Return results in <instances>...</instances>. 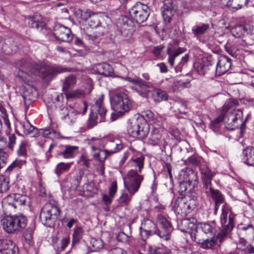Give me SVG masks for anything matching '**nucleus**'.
Returning <instances> with one entry per match:
<instances>
[{
	"instance_id": "nucleus-1",
	"label": "nucleus",
	"mask_w": 254,
	"mask_h": 254,
	"mask_svg": "<svg viewBox=\"0 0 254 254\" xmlns=\"http://www.w3.org/2000/svg\"><path fill=\"white\" fill-rule=\"evenodd\" d=\"M19 64L22 69L18 71V75L24 81L30 80V75L27 71L32 74L39 73L46 80H51L59 73L70 71L68 68L46 63L41 64L40 65H34L22 60L19 62Z\"/></svg>"
},
{
	"instance_id": "nucleus-2",
	"label": "nucleus",
	"mask_w": 254,
	"mask_h": 254,
	"mask_svg": "<svg viewBox=\"0 0 254 254\" xmlns=\"http://www.w3.org/2000/svg\"><path fill=\"white\" fill-rule=\"evenodd\" d=\"M235 215L226 205L223 206L220 221L222 224L221 231L216 236H213L210 239H207L202 243V247L204 249L212 248L217 240L221 243L233 229L235 226Z\"/></svg>"
},
{
	"instance_id": "nucleus-3",
	"label": "nucleus",
	"mask_w": 254,
	"mask_h": 254,
	"mask_svg": "<svg viewBox=\"0 0 254 254\" xmlns=\"http://www.w3.org/2000/svg\"><path fill=\"white\" fill-rule=\"evenodd\" d=\"M200 172L203 181V190L207 195L210 196L215 202L214 213L216 214L219 205L224 200L223 195L217 190L213 189L211 187V180L214 174L207 166H201Z\"/></svg>"
},
{
	"instance_id": "nucleus-4",
	"label": "nucleus",
	"mask_w": 254,
	"mask_h": 254,
	"mask_svg": "<svg viewBox=\"0 0 254 254\" xmlns=\"http://www.w3.org/2000/svg\"><path fill=\"white\" fill-rule=\"evenodd\" d=\"M112 109L120 116L128 112L132 108V102L128 96L123 92H110Z\"/></svg>"
},
{
	"instance_id": "nucleus-5",
	"label": "nucleus",
	"mask_w": 254,
	"mask_h": 254,
	"mask_svg": "<svg viewBox=\"0 0 254 254\" xmlns=\"http://www.w3.org/2000/svg\"><path fill=\"white\" fill-rule=\"evenodd\" d=\"M27 224V218L23 215L7 217L1 220L3 230L9 234L21 231L26 227Z\"/></svg>"
},
{
	"instance_id": "nucleus-6",
	"label": "nucleus",
	"mask_w": 254,
	"mask_h": 254,
	"mask_svg": "<svg viewBox=\"0 0 254 254\" xmlns=\"http://www.w3.org/2000/svg\"><path fill=\"white\" fill-rule=\"evenodd\" d=\"M60 210L56 206L51 203L46 204L42 208L40 220L41 223L48 227H53L60 218Z\"/></svg>"
},
{
	"instance_id": "nucleus-7",
	"label": "nucleus",
	"mask_w": 254,
	"mask_h": 254,
	"mask_svg": "<svg viewBox=\"0 0 254 254\" xmlns=\"http://www.w3.org/2000/svg\"><path fill=\"white\" fill-rule=\"evenodd\" d=\"M234 108H230L225 113L224 116L226 127L231 130L239 127L242 129L245 125V122L243 121V112L239 109H233Z\"/></svg>"
},
{
	"instance_id": "nucleus-8",
	"label": "nucleus",
	"mask_w": 254,
	"mask_h": 254,
	"mask_svg": "<svg viewBox=\"0 0 254 254\" xmlns=\"http://www.w3.org/2000/svg\"><path fill=\"white\" fill-rule=\"evenodd\" d=\"M139 173L131 169L123 178L125 187L130 196H133L138 190L141 183L143 180V176Z\"/></svg>"
},
{
	"instance_id": "nucleus-9",
	"label": "nucleus",
	"mask_w": 254,
	"mask_h": 254,
	"mask_svg": "<svg viewBox=\"0 0 254 254\" xmlns=\"http://www.w3.org/2000/svg\"><path fill=\"white\" fill-rule=\"evenodd\" d=\"M106 112L107 110L103 104V98L99 97L92 107L91 113L87 123L88 128H91L96 126L98 123L99 117V122H104Z\"/></svg>"
},
{
	"instance_id": "nucleus-10",
	"label": "nucleus",
	"mask_w": 254,
	"mask_h": 254,
	"mask_svg": "<svg viewBox=\"0 0 254 254\" xmlns=\"http://www.w3.org/2000/svg\"><path fill=\"white\" fill-rule=\"evenodd\" d=\"M85 14L88 16L86 21L88 25L92 28H97L95 35H91L89 38L94 43H98L101 37L108 31L107 27L102 25V23L99 19V16L95 14H91L89 12H85Z\"/></svg>"
},
{
	"instance_id": "nucleus-11",
	"label": "nucleus",
	"mask_w": 254,
	"mask_h": 254,
	"mask_svg": "<svg viewBox=\"0 0 254 254\" xmlns=\"http://www.w3.org/2000/svg\"><path fill=\"white\" fill-rule=\"evenodd\" d=\"M129 13L136 23L141 24L147 19L149 9L147 5L138 2L129 10Z\"/></svg>"
},
{
	"instance_id": "nucleus-12",
	"label": "nucleus",
	"mask_w": 254,
	"mask_h": 254,
	"mask_svg": "<svg viewBox=\"0 0 254 254\" xmlns=\"http://www.w3.org/2000/svg\"><path fill=\"white\" fill-rule=\"evenodd\" d=\"M157 221L161 225V228L160 229L156 228L153 234L156 235L163 240L166 241L169 240L172 231V226L170 222L161 214L158 215Z\"/></svg>"
},
{
	"instance_id": "nucleus-13",
	"label": "nucleus",
	"mask_w": 254,
	"mask_h": 254,
	"mask_svg": "<svg viewBox=\"0 0 254 254\" xmlns=\"http://www.w3.org/2000/svg\"><path fill=\"white\" fill-rule=\"evenodd\" d=\"M97 144H101L109 156L121 150L123 148V144L121 140L115 138L96 139Z\"/></svg>"
},
{
	"instance_id": "nucleus-14",
	"label": "nucleus",
	"mask_w": 254,
	"mask_h": 254,
	"mask_svg": "<svg viewBox=\"0 0 254 254\" xmlns=\"http://www.w3.org/2000/svg\"><path fill=\"white\" fill-rule=\"evenodd\" d=\"M140 235L142 237L140 245L144 247L146 244L145 239L152 234H154L155 230L156 229L155 224L150 219L145 218L141 224Z\"/></svg>"
},
{
	"instance_id": "nucleus-15",
	"label": "nucleus",
	"mask_w": 254,
	"mask_h": 254,
	"mask_svg": "<svg viewBox=\"0 0 254 254\" xmlns=\"http://www.w3.org/2000/svg\"><path fill=\"white\" fill-rule=\"evenodd\" d=\"M96 143V139L90 141L89 143L92 149V157L95 160L103 163L109 155L105 149L102 150V146L100 143L97 145Z\"/></svg>"
},
{
	"instance_id": "nucleus-16",
	"label": "nucleus",
	"mask_w": 254,
	"mask_h": 254,
	"mask_svg": "<svg viewBox=\"0 0 254 254\" xmlns=\"http://www.w3.org/2000/svg\"><path fill=\"white\" fill-rule=\"evenodd\" d=\"M124 79L137 86L135 89L142 96H146L151 87V84L150 82L144 81L139 78L133 79L130 77H127Z\"/></svg>"
},
{
	"instance_id": "nucleus-17",
	"label": "nucleus",
	"mask_w": 254,
	"mask_h": 254,
	"mask_svg": "<svg viewBox=\"0 0 254 254\" xmlns=\"http://www.w3.org/2000/svg\"><path fill=\"white\" fill-rule=\"evenodd\" d=\"M54 35L56 39L62 42H68L72 39L70 29L62 25L55 26Z\"/></svg>"
},
{
	"instance_id": "nucleus-18",
	"label": "nucleus",
	"mask_w": 254,
	"mask_h": 254,
	"mask_svg": "<svg viewBox=\"0 0 254 254\" xmlns=\"http://www.w3.org/2000/svg\"><path fill=\"white\" fill-rule=\"evenodd\" d=\"M186 49L180 47L177 44L169 45L167 48V54L168 56V62L171 67L174 65L175 58L184 53Z\"/></svg>"
},
{
	"instance_id": "nucleus-19",
	"label": "nucleus",
	"mask_w": 254,
	"mask_h": 254,
	"mask_svg": "<svg viewBox=\"0 0 254 254\" xmlns=\"http://www.w3.org/2000/svg\"><path fill=\"white\" fill-rule=\"evenodd\" d=\"M0 254H18V248L8 239H0Z\"/></svg>"
},
{
	"instance_id": "nucleus-20",
	"label": "nucleus",
	"mask_w": 254,
	"mask_h": 254,
	"mask_svg": "<svg viewBox=\"0 0 254 254\" xmlns=\"http://www.w3.org/2000/svg\"><path fill=\"white\" fill-rule=\"evenodd\" d=\"M238 101L236 99H229L227 100L223 106L220 109V115L212 121L213 124H218L219 125L220 122L222 121L224 122V116L226 111L231 107H236L238 106Z\"/></svg>"
},
{
	"instance_id": "nucleus-21",
	"label": "nucleus",
	"mask_w": 254,
	"mask_h": 254,
	"mask_svg": "<svg viewBox=\"0 0 254 254\" xmlns=\"http://www.w3.org/2000/svg\"><path fill=\"white\" fill-rule=\"evenodd\" d=\"M231 60L226 56H221L216 66V74L220 76L227 72L231 66Z\"/></svg>"
},
{
	"instance_id": "nucleus-22",
	"label": "nucleus",
	"mask_w": 254,
	"mask_h": 254,
	"mask_svg": "<svg viewBox=\"0 0 254 254\" xmlns=\"http://www.w3.org/2000/svg\"><path fill=\"white\" fill-rule=\"evenodd\" d=\"M181 175L190 187L194 188L198 185L197 173L191 169L187 168L186 170H183Z\"/></svg>"
},
{
	"instance_id": "nucleus-23",
	"label": "nucleus",
	"mask_w": 254,
	"mask_h": 254,
	"mask_svg": "<svg viewBox=\"0 0 254 254\" xmlns=\"http://www.w3.org/2000/svg\"><path fill=\"white\" fill-rule=\"evenodd\" d=\"M61 114L63 116L64 122L69 125H72L76 120L77 113L71 107L68 109L66 107H63L61 109Z\"/></svg>"
},
{
	"instance_id": "nucleus-24",
	"label": "nucleus",
	"mask_w": 254,
	"mask_h": 254,
	"mask_svg": "<svg viewBox=\"0 0 254 254\" xmlns=\"http://www.w3.org/2000/svg\"><path fill=\"white\" fill-rule=\"evenodd\" d=\"M161 12L164 20L167 22H170L175 12L171 0H166L164 1Z\"/></svg>"
},
{
	"instance_id": "nucleus-25",
	"label": "nucleus",
	"mask_w": 254,
	"mask_h": 254,
	"mask_svg": "<svg viewBox=\"0 0 254 254\" xmlns=\"http://www.w3.org/2000/svg\"><path fill=\"white\" fill-rule=\"evenodd\" d=\"M212 63L207 58H203L199 60L195 64L198 73L201 75L206 73L212 66Z\"/></svg>"
},
{
	"instance_id": "nucleus-26",
	"label": "nucleus",
	"mask_w": 254,
	"mask_h": 254,
	"mask_svg": "<svg viewBox=\"0 0 254 254\" xmlns=\"http://www.w3.org/2000/svg\"><path fill=\"white\" fill-rule=\"evenodd\" d=\"M195 222L196 221L194 219H184L179 224V228L182 232L190 233V231L196 230L197 225Z\"/></svg>"
},
{
	"instance_id": "nucleus-27",
	"label": "nucleus",
	"mask_w": 254,
	"mask_h": 254,
	"mask_svg": "<svg viewBox=\"0 0 254 254\" xmlns=\"http://www.w3.org/2000/svg\"><path fill=\"white\" fill-rule=\"evenodd\" d=\"M242 159L246 164L254 166V147H248L244 149Z\"/></svg>"
},
{
	"instance_id": "nucleus-28",
	"label": "nucleus",
	"mask_w": 254,
	"mask_h": 254,
	"mask_svg": "<svg viewBox=\"0 0 254 254\" xmlns=\"http://www.w3.org/2000/svg\"><path fill=\"white\" fill-rule=\"evenodd\" d=\"M78 152V147L66 145L64 146V150L59 153V155L62 156L65 159L74 158Z\"/></svg>"
},
{
	"instance_id": "nucleus-29",
	"label": "nucleus",
	"mask_w": 254,
	"mask_h": 254,
	"mask_svg": "<svg viewBox=\"0 0 254 254\" xmlns=\"http://www.w3.org/2000/svg\"><path fill=\"white\" fill-rule=\"evenodd\" d=\"M138 134L139 138H143L147 136L149 130V126L148 124L143 118L138 119Z\"/></svg>"
},
{
	"instance_id": "nucleus-30",
	"label": "nucleus",
	"mask_w": 254,
	"mask_h": 254,
	"mask_svg": "<svg viewBox=\"0 0 254 254\" xmlns=\"http://www.w3.org/2000/svg\"><path fill=\"white\" fill-rule=\"evenodd\" d=\"M210 26L208 24L202 23L194 26L192 28V33L194 36L198 38L204 34L209 29Z\"/></svg>"
},
{
	"instance_id": "nucleus-31",
	"label": "nucleus",
	"mask_w": 254,
	"mask_h": 254,
	"mask_svg": "<svg viewBox=\"0 0 254 254\" xmlns=\"http://www.w3.org/2000/svg\"><path fill=\"white\" fill-rule=\"evenodd\" d=\"M97 70L100 74L105 76H115L113 68L108 64L103 63L99 64Z\"/></svg>"
},
{
	"instance_id": "nucleus-32",
	"label": "nucleus",
	"mask_w": 254,
	"mask_h": 254,
	"mask_svg": "<svg viewBox=\"0 0 254 254\" xmlns=\"http://www.w3.org/2000/svg\"><path fill=\"white\" fill-rule=\"evenodd\" d=\"M196 3L197 5H196L195 3L191 5V9L196 10L200 8L208 10L211 8L212 6V0H197Z\"/></svg>"
},
{
	"instance_id": "nucleus-33",
	"label": "nucleus",
	"mask_w": 254,
	"mask_h": 254,
	"mask_svg": "<svg viewBox=\"0 0 254 254\" xmlns=\"http://www.w3.org/2000/svg\"><path fill=\"white\" fill-rule=\"evenodd\" d=\"M148 253L149 254H169L170 251L162 245H151L149 246Z\"/></svg>"
},
{
	"instance_id": "nucleus-34",
	"label": "nucleus",
	"mask_w": 254,
	"mask_h": 254,
	"mask_svg": "<svg viewBox=\"0 0 254 254\" xmlns=\"http://www.w3.org/2000/svg\"><path fill=\"white\" fill-rule=\"evenodd\" d=\"M247 28L246 25H236L231 29V33L233 36L237 38H240L246 33Z\"/></svg>"
},
{
	"instance_id": "nucleus-35",
	"label": "nucleus",
	"mask_w": 254,
	"mask_h": 254,
	"mask_svg": "<svg viewBox=\"0 0 254 254\" xmlns=\"http://www.w3.org/2000/svg\"><path fill=\"white\" fill-rule=\"evenodd\" d=\"M73 164V162L64 163L61 162L58 163L55 169V173L56 175L60 177V176L64 172L67 171Z\"/></svg>"
},
{
	"instance_id": "nucleus-36",
	"label": "nucleus",
	"mask_w": 254,
	"mask_h": 254,
	"mask_svg": "<svg viewBox=\"0 0 254 254\" xmlns=\"http://www.w3.org/2000/svg\"><path fill=\"white\" fill-rule=\"evenodd\" d=\"M201 230L204 233L215 236V229L208 223H200L197 225L196 231Z\"/></svg>"
},
{
	"instance_id": "nucleus-37",
	"label": "nucleus",
	"mask_w": 254,
	"mask_h": 254,
	"mask_svg": "<svg viewBox=\"0 0 254 254\" xmlns=\"http://www.w3.org/2000/svg\"><path fill=\"white\" fill-rule=\"evenodd\" d=\"M21 126L25 134L34 136L37 133V128L32 126L28 121L21 123Z\"/></svg>"
},
{
	"instance_id": "nucleus-38",
	"label": "nucleus",
	"mask_w": 254,
	"mask_h": 254,
	"mask_svg": "<svg viewBox=\"0 0 254 254\" xmlns=\"http://www.w3.org/2000/svg\"><path fill=\"white\" fill-rule=\"evenodd\" d=\"M14 194L7 195L2 201V206L5 208L15 209L16 208L15 203Z\"/></svg>"
},
{
	"instance_id": "nucleus-39",
	"label": "nucleus",
	"mask_w": 254,
	"mask_h": 254,
	"mask_svg": "<svg viewBox=\"0 0 254 254\" xmlns=\"http://www.w3.org/2000/svg\"><path fill=\"white\" fill-rule=\"evenodd\" d=\"M152 95L154 100L157 102L166 100L168 98L166 92L159 89H155L153 91Z\"/></svg>"
},
{
	"instance_id": "nucleus-40",
	"label": "nucleus",
	"mask_w": 254,
	"mask_h": 254,
	"mask_svg": "<svg viewBox=\"0 0 254 254\" xmlns=\"http://www.w3.org/2000/svg\"><path fill=\"white\" fill-rule=\"evenodd\" d=\"M138 119L133 122H131L127 128L128 133L133 137L137 138V137H138Z\"/></svg>"
},
{
	"instance_id": "nucleus-41",
	"label": "nucleus",
	"mask_w": 254,
	"mask_h": 254,
	"mask_svg": "<svg viewBox=\"0 0 254 254\" xmlns=\"http://www.w3.org/2000/svg\"><path fill=\"white\" fill-rule=\"evenodd\" d=\"M187 103L181 99L176 101L174 104V108L176 111H178L181 114H185L187 113Z\"/></svg>"
},
{
	"instance_id": "nucleus-42",
	"label": "nucleus",
	"mask_w": 254,
	"mask_h": 254,
	"mask_svg": "<svg viewBox=\"0 0 254 254\" xmlns=\"http://www.w3.org/2000/svg\"><path fill=\"white\" fill-rule=\"evenodd\" d=\"M76 77L73 75H69L65 78L63 86V90L64 91H67V90L73 87L76 84Z\"/></svg>"
},
{
	"instance_id": "nucleus-43",
	"label": "nucleus",
	"mask_w": 254,
	"mask_h": 254,
	"mask_svg": "<svg viewBox=\"0 0 254 254\" xmlns=\"http://www.w3.org/2000/svg\"><path fill=\"white\" fill-rule=\"evenodd\" d=\"M29 148L28 143L26 141H21L17 150V154L19 157L26 158L27 156V150Z\"/></svg>"
},
{
	"instance_id": "nucleus-44",
	"label": "nucleus",
	"mask_w": 254,
	"mask_h": 254,
	"mask_svg": "<svg viewBox=\"0 0 254 254\" xmlns=\"http://www.w3.org/2000/svg\"><path fill=\"white\" fill-rule=\"evenodd\" d=\"M66 98L67 99L80 98L83 96L84 92L81 89H77L70 91H66L65 93Z\"/></svg>"
},
{
	"instance_id": "nucleus-45",
	"label": "nucleus",
	"mask_w": 254,
	"mask_h": 254,
	"mask_svg": "<svg viewBox=\"0 0 254 254\" xmlns=\"http://www.w3.org/2000/svg\"><path fill=\"white\" fill-rule=\"evenodd\" d=\"M161 135L157 132L152 133L149 137L148 143L153 145H158L161 142Z\"/></svg>"
},
{
	"instance_id": "nucleus-46",
	"label": "nucleus",
	"mask_w": 254,
	"mask_h": 254,
	"mask_svg": "<svg viewBox=\"0 0 254 254\" xmlns=\"http://www.w3.org/2000/svg\"><path fill=\"white\" fill-rule=\"evenodd\" d=\"M9 179L4 176H0V193L6 192L9 189Z\"/></svg>"
},
{
	"instance_id": "nucleus-47",
	"label": "nucleus",
	"mask_w": 254,
	"mask_h": 254,
	"mask_svg": "<svg viewBox=\"0 0 254 254\" xmlns=\"http://www.w3.org/2000/svg\"><path fill=\"white\" fill-rule=\"evenodd\" d=\"M182 205H183V211H182V213L188 214L190 213L197 206L195 205V203H191L190 201H188L187 202H184L183 201V203H181Z\"/></svg>"
},
{
	"instance_id": "nucleus-48",
	"label": "nucleus",
	"mask_w": 254,
	"mask_h": 254,
	"mask_svg": "<svg viewBox=\"0 0 254 254\" xmlns=\"http://www.w3.org/2000/svg\"><path fill=\"white\" fill-rule=\"evenodd\" d=\"M90 244L91 247L94 251L102 249L104 246L103 242L100 239H92L90 241Z\"/></svg>"
},
{
	"instance_id": "nucleus-49",
	"label": "nucleus",
	"mask_w": 254,
	"mask_h": 254,
	"mask_svg": "<svg viewBox=\"0 0 254 254\" xmlns=\"http://www.w3.org/2000/svg\"><path fill=\"white\" fill-rule=\"evenodd\" d=\"M29 23L32 28L42 30L45 26V23L44 22L36 19L35 17L31 19Z\"/></svg>"
},
{
	"instance_id": "nucleus-50",
	"label": "nucleus",
	"mask_w": 254,
	"mask_h": 254,
	"mask_svg": "<svg viewBox=\"0 0 254 254\" xmlns=\"http://www.w3.org/2000/svg\"><path fill=\"white\" fill-rule=\"evenodd\" d=\"M189 55H186L182 58L180 62L176 66L175 68L177 73H180L182 72L183 67L187 64L189 61Z\"/></svg>"
},
{
	"instance_id": "nucleus-51",
	"label": "nucleus",
	"mask_w": 254,
	"mask_h": 254,
	"mask_svg": "<svg viewBox=\"0 0 254 254\" xmlns=\"http://www.w3.org/2000/svg\"><path fill=\"white\" fill-rule=\"evenodd\" d=\"M15 207H17V205H23L26 203V202L28 200V197L26 195L21 194H14Z\"/></svg>"
},
{
	"instance_id": "nucleus-52",
	"label": "nucleus",
	"mask_w": 254,
	"mask_h": 254,
	"mask_svg": "<svg viewBox=\"0 0 254 254\" xmlns=\"http://www.w3.org/2000/svg\"><path fill=\"white\" fill-rule=\"evenodd\" d=\"M250 0H234L233 3H231L230 7L233 9H239L244 6L247 5Z\"/></svg>"
},
{
	"instance_id": "nucleus-53",
	"label": "nucleus",
	"mask_w": 254,
	"mask_h": 254,
	"mask_svg": "<svg viewBox=\"0 0 254 254\" xmlns=\"http://www.w3.org/2000/svg\"><path fill=\"white\" fill-rule=\"evenodd\" d=\"M144 160V157L140 156L135 158L133 160V166L138 168V170L137 171L138 173H141L142 169L143 168Z\"/></svg>"
},
{
	"instance_id": "nucleus-54",
	"label": "nucleus",
	"mask_w": 254,
	"mask_h": 254,
	"mask_svg": "<svg viewBox=\"0 0 254 254\" xmlns=\"http://www.w3.org/2000/svg\"><path fill=\"white\" fill-rule=\"evenodd\" d=\"M83 230L80 227H76L73 234L72 245L77 243L81 238Z\"/></svg>"
},
{
	"instance_id": "nucleus-55",
	"label": "nucleus",
	"mask_w": 254,
	"mask_h": 254,
	"mask_svg": "<svg viewBox=\"0 0 254 254\" xmlns=\"http://www.w3.org/2000/svg\"><path fill=\"white\" fill-rule=\"evenodd\" d=\"M132 196H129L127 193H123L119 198V202L120 204L128 205L130 202Z\"/></svg>"
},
{
	"instance_id": "nucleus-56",
	"label": "nucleus",
	"mask_w": 254,
	"mask_h": 254,
	"mask_svg": "<svg viewBox=\"0 0 254 254\" xmlns=\"http://www.w3.org/2000/svg\"><path fill=\"white\" fill-rule=\"evenodd\" d=\"M188 183L185 180L183 182L180 183L179 186L178 187V191L179 193L181 195H183L184 193L187 190Z\"/></svg>"
},
{
	"instance_id": "nucleus-57",
	"label": "nucleus",
	"mask_w": 254,
	"mask_h": 254,
	"mask_svg": "<svg viewBox=\"0 0 254 254\" xmlns=\"http://www.w3.org/2000/svg\"><path fill=\"white\" fill-rule=\"evenodd\" d=\"M181 203H183V201L179 198L176 199L174 202L173 209L178 213H182V211L183 210V205L181 204Z\"/></svg>"
},
{
	"instance_id": "nucleus-58",
	"label": "nucleus",
	"mask_w": 254,
	"mask_h": 254,
	"mask_svg": "<svg viewBox=\"0 0 254 254\" xmlns=\"http://www.w3.org/2000/svg\"><path fill=\"white\" fill-rule=\"evenodd\" d=\"M164 118L160 115L156 114L152 122V124L156 125L158 127H161L164 121Z\"/></svg>"
},
{
	"instance_id": "nucleus-59",
	"label": "nucleus",
	"mask_w": 254,
	"mask_h": 254,
	"mask_svg": "<svg viewBox=\"0 0 254 254\" xmlns=\"http://www.w3.org/2000/svg\"><path fill=\"white\" fill-rule=\"evenodd\" d=\"M69 242V238H64L61 241V246L57 248V251H63L68 245Z\"/></svg>"
},
{
	"instance_id": "nucleus-60",
	"label": "nucleus",
	"mask_w": 254,
	"mask_h": 254,
	"mask_svg": "<svg viewBox=\"0 0 254 254\" xmlns=\"http://www.w3.org/2000/svg\"><path fill=\"white\" fill-rule=\"evenodd\" d=\"M79 160L80 162L82 164V165L87 168L89 167V163L91 160L89 159L86 155L84 154L81 155L80 156Z\"/></svg>"
},
{
	"instance_id": "nucleus-61",
	"label": "nucleus",
	"mask_w": 254,
	"mask_h": 254,
	"mask_svg": "<svg viewBox=\"0 0 254 254\" xmlns=\"http://www.w3.org/2000/svg\"><path fill=\"white\" fill-rule=\"evenodd\" d=\"M225 49L227 53L233 57H237L236 50L234 47L227 45L225 46Z\"/></svg>"
},
{
	"instance_id": "nucleus-62",
	"label": "nucleus",
	"mask_w": 254,
	"mask_h": 254,
	"mask_svg": "<svg viewBox=\"0 0 254 254\" xmlns=\"http://www.w3.org/2000/svg\"><path fill=\"white\" fill-rule=\"evenodd\" d=\"M189 200L191 203H195L196 206L197 205L198 203V197L196 193L194 192H191L189 194Z\"/></svg>"
},
{
	"instance_id": "nucleus-63",
	"label": "nucleus",
	"mask_w": 254,
	"mask_h": 254,
	"mask_svg": "<svg viewBox=\"0 0 254 254\" xmlns=\"http://www.w3.org/2000/svg\"><path fill=\"white\" fill-rule=\"evenodd\" d=\"M117 239L119 242H126L128 241V237L125 233L120 232L117 236Z\"/></svg>"
},
{
	"instance_id": "nucleus-64",
	"label": "nucleus",
	"mask_w": 254,
	"mask_h": 254,
	"mask_svg": "<svg viewBox=\"0 0 254 254\" xmlns=\"http://www.w3.org/2000/svg\"><path fill=\"white\" fill-rule=\"evenodd\" d=\"M109 254H127V253L122 248H115L111 250Z\"/></svg>"
}]
</instances>
